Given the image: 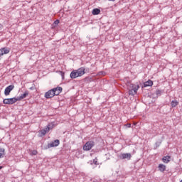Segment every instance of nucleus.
<instances>
[{
	"instance_id": "nucleus-6",
	"label": "nucleus",
	"mask_w": 182,
	"mask_h": 182,
	"mask_svg": "<svg viewBox=\"0 0 182 182\" xmlns=\"http://www.w3.org/2000/svg\"><path fill=\"white\" fill-rule=\"evenodd\" d=\"M54 92L55 91L53 89L48 90V92H46L45 93L44 97H46V99H52V97H53L55 96Z\"/></svg>"
},
{
	"instance_id": "nucleus-8",
	"label": "nucleus",
	"mask_w": 182,
	"mask_h": 182,
	"mask_svg": "<svg viewBox=\"0 0 182 182\" xmlns=\"http://www.w3.org/2000/svg\"><path fill=\"white\" fill-rule=\"evenodd\" d=\"M75 70L77 71V73L78 74L80 77L81 76H83V75H85V73H86V68H85V67H81Z\"/></svg>"
},
{
	"instance_id": "nucleus-33",
	"label": "nucleus",
	"mask_w": 182,
	"mask_h": 182,
	"mask_svg": "<svg viewBox=\"0 0 182 182\" xmlns=\"http://www.w3.org/2000/svg\"><path fill=\"white\" fill-rule=\"evenodd\" d=\"M97 163V161H94V164H96Z\"/></svg>"
},
{
	"instance_id": "nucleus-9",
	"label": "nucleus",
	"mask_w": 182,
	"mask_h": 182,
	"mask_svg": "<svg viewBox=\"0 0 182 182\" xmlns=\"http://www.w3.org/2000/svg\"><path fill=\"white\" fill-rule=\"evenodd\" d=\"M9 52H11V48L8 47H4L0 49V53H2V56H4V55H8Z\"/></svg>"
},
{
	"instance_id": "nucleus-29",
	"label": "nucleus",
	"mask_w": 182,
	"mask_h": 182,
	"mask_svg": "<svg viewBox=\"0 0 182 182\" xmlns=\"http://www.w3.org/2000/svg\"><path fill=\"white\" fill-rule=\"evenodd\" d=\"M61 76H62V77H65V73L61 72Z\"/></svg>"
},
{
	"instance_id": "nucleus-28",
	"label": "nucleus",
	"mask_w": 182,
	"mask_h": 182,
	"mask_svg": "<svg viewBox=\"0 0 182 182\" xmlns=\"http://www.w3.org/2000/svg\"><path fill=\"white\" fill-rule=\"evenodd\" d=\"M126 126H127V127L130 128V127H132V124H127Z\"/></svg>"
},
{
	"instance_id": "nucleus-18",
	"label": "nucleus",
	"mask_w": 182,
	"mask_h": 182,
	"mask_svg": "<svg viewBox=\"0 0 182 182\" xmlns=\"http://www.w3.org/2000/svg\"><path fill=\"white\" fill-rule=\"evenodd\" d=\"M92 15H99L100 14V9H94L92 11Z\"/></svg>"
},
{
	"instance_id": "nucleus-32",
	"label": "nucleus",
	"mask_w": 182,
	"mask_h": 182,
	"mask_svg": "<svg viewBox=\"0 0 182 182\" xmlns=\"http://www.w3.org/2000/svg\"><path fill=\"white\" fill-rule=\"evenodd\" d=\"M108 1H109L111 2H114V1H116V0H108Z\"/></svg>"
},
{
	"instance_id": "nucleus-23",
	"label": "nucleus",
	"mask_w": 182,
	"mask_h": 182,
	"mask_svg": "<svg viewBox=\"0 0 182 182\" xmlns=\"http://www.w3.org/2000/svg\"><path fill=\"white\" fill-rule=\"evenodd\" d=\"M53 124H48L47 127H48L49 128V131L50 130H52V129H53Z\"/></svg>"
},
{
	"instance_id": "nucleus-26",
	"label": "nucleus",
	"mask_w": 182,
	"mask_h": 182,
	"mask_svg": "<svg viewBox=\"0 0 182 182\" xmlns=\"http://www.w3.org/2000/svg\"><path fill=\"white\" fill-rule=\"evenodd\" d=\"M155 144H156V148H157V147H159L160 145L161 144V141H157V142L155 143Z\"/></svg>"
},
{
	"instance_id": "nucleus-4",
	"label": "nucleus",
	"mask_w": 182,
	"mask_h": 182,
	"mask_svg": "<svg viewBox=\"0 0 182 182\" xmlns=\"http://www.w3.org/2000/svg\"><path fill=\"white\" fill-rule=\"evenodd\" d=\"M59 144H60V141H59V139H55V140H54V141H52V142L48 144V145L45 148V149L47 150V149H50L52 147H58V146H59Z\"/></svg>"
},
{
	"instance_id": "nucleus-16",
	"label": "nucleus",
	"mask_w": 182,
	"mask_h": 182,
	"mask_svg": "<svg viewBox=\"0 0 182 182\" xmlns=\"http://www.w3.org/2000/svg\"><path fill=\"white\" fill-rule=\"evenodd\" d=\"M149 86H153V82L151 80L144 83V87H149Z\"/></svg>"
},
{
	"instance_id": "nucleus-1",
	"label": "nucleus",
	"mask_w": 182,
	"mask_h": 182,
	"mask_svg": "<svg viewBox=\"0 0 182 182\" xmlns=\"http://www.w3.org/2000/svg\"><path fill=\"white\" fill-rule=\"evenodd\" d=\"M129 87L131 88L129 90V96H134L136 95V93H137V90H139V87H140V86L136 85L134 84H131L129 85Z\"/></svg>"
},
{
	"instance_id": "nucleus-3",
	"label": "nucleus",
	"mask_w": 182,
	"mask_h": 182,
	"mask_svg": "<svg viewBox=\"0 0 182 182\" xmlns=\"http://www.w3.org/2000/svg\"><path fill=\"white\" fill-rule=\"evenodd\" d=\"M16 102H18V99L16 97L6 98L3 100L4 105H14V103H16Z\"/></svg>"
},
{
	"instance_id": "nucleus-14",
	"label": "nucleus",
	"mask_w": 182,
	"mask_h": 182,
	"mask_svg": "<svg viewBox=\"0 0 182 182\" xmlns=\"http://www.w3.org/2000/svg\"><path fill=\"white\" fill-rule=\"evenodd\" d=\"M158 168L161 173H164L166 171V165L161 164L159 165Z\"/></svg>"
},
{
	"instance_id": "nucleus-27",
	"label": "nucleus",
	"mask_w": 182,
	"mask_h": 182,
	"mask_svg": "<svg viewBox=\"0 0 182 182\" xmlns=\"http://www.w3.org/2000/svg\"><path fill=\"white\" fill-rule=\"evenodd\" d=\"M3 29H4V26L0 23V33L2 32Z\"/></svg>"
},
{
	"instance_id": "nucleus-25",
	"label": "nucleus",
	"mask_w": 182,
	"mask_h": 182,
	"mask_svg": "<svg viewBox=\"0 0 182 182\" xmlns=\"http://www.w3.org/2000/svg\"><path fill=\"white\" fill-rule=\"evenodd\" d=\"M31 154L33 156H36L38 154V151H36V150L32 151Z\"/></svg>"
},
{
	"instance_id": "nucleus-17",
	"label": "nucleus",
	"mask_w": 182,
	"mask_h": 182,
	"mask_svg": "<svg viewBox=\"0 0 182 182\" xmlns=\"http://www.w3.org/2000/svg\"><path fill=\"white\" fill-rule=\"evenodd\" d=\"M171 107H176V106H178V101L176 100H172L171 102Z\"/></svg>"
},
{
	"instance_id": "nucleus-13",
	"label": "nucleus",
	"mask_w": 182,
	"mask_h": 182,
	"mask_svg": "<svg viewBox=\"0 0 182 182\" xmlns=\"http://www.w3.org/2000/svg\"><path fill=\"white\" fill-rule=\"evenodd\" d=\"M46 133H49V127H46L40 131V137H43Z\"/></svg>"
},
{
	"instance_id": "nucleus-12",
	"label": "nucleus",
	"mask_w": 182,
	"mask_h": 182,
	"mask_svg": "<svg viewBox=\"0 0 182 182\" xmlns=\"http://www.w3.org/2000/svg\"><path fill=\"white\" fill-rule=\"evenodd\" d=\"M70 77H71V79H76V77H80L78 75L77 71L76 70H74L70 73Z\"/></svg>"
},
{
	"instance_id": "nucleus-5",
	"label": "nucleus",
	"mask_w": 182,
	"mask_h": 182,
	"mask_svg": "<svg viewBox=\"0 0 182 182\" xmlns=\"http://www.w3.org/2000/svg\"><path fill=\"white\" fill-rule=\"evenodd\" d=\"M14 87H15L14 85H11L6 87V89L4 90L5 96H9V95L11 94V92L14 90Z\"/></svg>"
},
{
	"instance_id": "nucleus-19",
	"label": "nucleus",
	"mask_w": 182,
	"mask_h": 182,
	"mask_svg": "<svg viewBox=\"0 0 182 182\" xmlns=\"http://www.w3.org/2000/svg\"><path fill=\"white\" fill-rule=\"evenodd\" d=\"M5 156V149L0 147V159H2Z\"/></svg>"
},
{
	"instance_id": "nucleus-22",
	"label": "nucleus",
	"mask_w": 182,
	"mask_h": 182,
	"mask_svg": "<svg viewBox=\"0 0 182 182\" xmlns=\"http://www.w3.org/2000/svg\"><path fill=\"white\" fill-rule=\"evenodd\" d=\"M155 93L156 96H161V90H156Z\"/></svg>"
},
{
	"instance_id": "nucleus-15",
	"label": "nucleus",
	"mask_w": 182,
	"mask_h": 182,
	"mask_svg": "<svg viewBox=\"0 0 182 182\" xmlns=\"http://www.w3.org/2000/svg\"><path fill=\"white\" fill-rule=\"evenodd\" d=\"M170 159H171V156H164L162 158V161H164L166 164L170 163Z\"/></svg>"
},
{
	"instance_id": "nucleus-2",
	"label": "nucleus",
	"mask_w": 182,
	"mask_h": 182,
	"mask_svg": "<svg viewBox=\"0 0 182 182\" xmlns=\"http://www.w3.org/2000/svg\"><path fill=\"white\" fill-rule=\"evenodd\" d=\"M93 147H95V141H88L83 146V150H85V151H89V150H92V148Z\"/></svg>"
},
{
	"instance_id": "nucleus-31",
	"label": "nucleus",
	"mask_w": 182,
	"mask_h": 182,
	"mask_svg": "<svg viewBox=\"0 0 182 182\" xmlns=\"http://www.w3.org/2000/svg\"><path fill=\"white\" fill-rule=\"evenodd\" d=\"M2 168H4V166H0V170H2Z\"/></svg>"
},
{
	"instance_id": "nucleus-30",
	"label": "nucleus",
	"mask_w": 182,
	"mask_h": 182,
	"mask_svg": "<svg viewBox=\"0 0 182 182\" xmlns=\"http://www.w3.org/2000/svg\"><path fill=\"white\" fill-rule=\"evenodd\" d=\"M29 89L30 90H33V87H31Z\"/></svg>"
},
{
	"instance_id": "nucleus-21",
	"label": "nucleus",
	"mask_w": 182,
	"mask_h": 182,
	"mask_svg": "<svg viewBox=\"0 0 182 182\" xmlns=\"http://www.w3.org/2000/svg\"><path fill=\"white\" fill-rule=\"evenodd\" d=\"M105 75H106V73L105 71H100L97 73L98 76H105Z\"/></svg>"
},
{
	"instance_id": "nucleus-11",
	"label": "nucleus",
	"mask_w": 182,
	"mask_h": 182,
	"mask_svg": "<svg viewBox=\"0 0 182 182\" xmlns=\"http://www.w3.org/2000/svg\"><path fill=\"white\" fill-rule=\"evenodd\" d=\"M28 95H29V91L26 90L20 97H16L17 98V101L19 102L20 100H22V99H25Z\"/></svg>"
},
{
	"instance_id": "nucleus-10",
	"label": "nucleus",
	"mask_w": 182,
	"mask_h": 182,
	"mask_svg": "<svg viewBox=\"0 0 182 182\" xmlns=\"http://www.w3.org/2000/svg\"><path fill=\"white\" fill-rule=\"evenodd\" d=\"M53 89L54 90V95L55 96H59V95H60V93H62V90H63L62 87H57L53 88Z\"/></svg>"
},
{
	"instance_id": "nucleus-20",
	"label": "nucleus",
	"mask_w": 182,
	"mask_h": 182,
	"mask_svg": "<svg viewBox=\"0 0 182 182\" xmlns=\"http://www.w3.org/2000/svg\"><path fill=\"white\" fill-rule=\"evenodd\" d=\"M59 22H60L59 19L55 20V21L53 22V26L54 28H56V26H58V25H59Z\"/></svg>"
},
{
	"instance_id": "nucleus-24",
	"label": "nucleus",
	"mask_w": 182,
	"mask_h": 182,
	"mask_svg": "<svg viewBox=\"0 0 182 182\" xmlns=\"http://www.w3.org/2000/svg\"><path fill=\"white\" fill-rule=\"evenodd\" d=\"M92 78H90V77H86L85 79H84V82H90V80H91Z\"/></svg>"
},
{
	"instance_id": "nucleus-7",
	"label": "nucleus",
	"mask_w": 182,
	"mask_h": 182,
	"mask_svg": "<svg viewBox=\"0 0 182 182\" xmlns=\"http://www.w3.org/2000/svg\"><path fill=\"white\" fill-rule=\"evenodd\" d=\"M119 158L120 159V160H130V159H132V154L130 153H127V154H121L119 156Z\"/></svg>"
}]
</instances>
